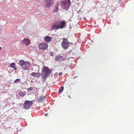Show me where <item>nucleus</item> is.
Wrapping results in <instances>:
<instances>
[{"instance_id": "obj_1", "label": "nucleus", "mask_w": 134, "mask_h": 134, "mask_svg": "<svg viewBox=\"0 0 134 134\" xmlns=\"http://www.w3.org/2000/svg\"><path fill=\"white\" fill-rule=\"evenodd\" d=\"M42 76L46 79L47 76L49 75L51 71L48 68L45 66H44L42 68Z\"/></svg>"}, {"instance_id": "obj_2", "label": "nucleus", "mask_w": 134, "mask_h": 134, "mask_svg": "<svg viewBox=\"0 0 134 134\" xmlns=\"http://www.w3.org/2000/svg\"><path fill=\"white\" fill-rule=\"evenodd\" d=\"M33 102L32 101L26 100L23 105V107L25 109H27L30 108L32 105Z\"/></svg>"}, {"instance_id": "obj_3", "label": "nucleus", "mask_w": 134, "mask_h": 134, "mask_svg": "<svg viewBox=\"0 0 134 134\" xmlns=\"http://www.w3.org/2000/svg\"><path fill=\"white\" fill-rule=\"evenodd\" d=\"M63 40V41L62 43V47L64 49H67L69 46V42L68 41L67 38H64Z\"/></svg>"}, {"instance_id": "obj_4", "label": "nucleus", "mask_w": 134, "mask_h": 134, "mask_svg": "<svg viewBox=\"0 0 134 134\" xmlns=\"http://www.w3.org/2000/svg\"><path fill=\"white\" fill-rule=\"evenodd\" d=\"M71 4L70 1V0H68L62 2V4L63 7L65 9L68 10Z\"/></svg>"}, {"instance_id": "obj_5", "label": "nucleus", "mask_w": 134, "mask_h": 134, "mask_svg": "<svg viewBox=\"0 0 134 134\" xmlns=\"http://www.w3.org/2000/svg\"><path fill=\"white\" fill-rule=\"evenodd\" d=\"M25 63H27V62H25L23 60H21L19 61V64L20 65L21 68L24 70H27L26 67V64Z\"/></svg>"}, {"instance_id": "obj_6", "label": "nucleus", "mask_w": 134, "mask_h": 134, "mask_svg": "<svg viewBox=\"0 0 134 134\" xmlns=\"http://www.w3.org/2000/svg\"><path fill=\"white\" fill-rule=\"evenodd\" d=\"M48 46L47 43L44 42L38 45V48L40 49L44 50L47 48Z\"/></svg>"}, {"instance_id": "obj_7", "label": "nucleus", "mask_w": 134, "mask_h": 134, "mask_svg": "<svg viewBox=\"0 0 134 134\" xmlns=\"http://www.w3.org/2000/svg\"><path fill=\"white\" fill-rule=\"evenodd\" d=\"M58 21L56 22H53L51 24V28L52 30H57L59 29V24Z\"/></svg>"}, {"instance_id": "obj_8", "label": "nucleus", "mask_w": 134, "mask_h": 134, "mask_svg": "<svg viewBox=\"0 0 134 134\" xmlns=\"http://www.w3.org/2000/svg\"><path fill=\"white\" fill-rule=\"evenodd\" d=\"M54 3V0H45V4L47 7H49L52 5Z\"/></svg>"}, {"instance_id": "obj_9", "label": "nucleus", "mask_w": 134, "mask_h": 134, "mask_svg": "<svg viewBox=\"0 0 134 134\" xmlns=\"http://www.w3.org/2000/svg\"><path fill=\"white\" fill-rule=\"evenodd\" d=\"M59 24V29H62L66 25V23L64 21H58Z\"/></svg>"}, {"instance_id": "obj_10", "label": "nucleus", "mask_w": 134, "mask_h": 134, "mask_svg": "<svg viewBox=\"0 0 134 134\" xmlns=\"http://www.w3.org/2000/svg\"><path fill=\"white\" fill-rule=\"evenodd\" d=\"M65 57L62 56L56 57L55 58V60L56 61L61 62L65 59Z\"/></svg>"}, {"instance_id": "obj_11", "label": "nucleus", "mask_w": 134, "mask_h": 134, "mask_svg": "<svg viewBox=\"0 0 134 134\" xmlns=\"http://www.w3.org/2000/svg\"><path fill=\"white\" fill-rule=\"evenodd\" d=\"M52 38L49 36H47L44 37V39L45 41L47 43H49L51 41Z\"/></svg>"}, {"instance_id": "obj_12", "label": "nucleus", "mask_w": 134, "mask_h": 134, "mask_svg": "<svg viewBox=\"0 0 134 134\" xmlns=\"http://www.w3.org/2000/svg\"><path fill=\"white\" fill-rule=\"evenodd\" d=\"M23 42L26 46H29L30 43V41L28 38H25L23 41Z\"/></svg>"}, {"instance_id": "obj_13", "label": "nucleus", "mask_w": 134, "mask_h": 134, "mask_svg": "<svg viewBox=\"0 0 134 134\" xmlns=\"http://www.w3.org/2000/svg\"><path fill=\"white\" fill-rule=\"evenodd\" d=\"M31 75L34 77L36 78H38L40 77L41 76V74L40 73L33 72L31 74Z\"/></svg>"}, {"instance_id": "obj_14", "label": "nucleus", "mask_w": 134, "mask_h": 134, "mask_svg": "<svg viewBox=\"0 0 134 134\" xmlns=\"http://www.w3.org/2000/svg\"><path fill=\"white\" fill-rule=\"evenodd\" d=\"M59 5V3H57L56 5L55 6L53 9V11L54 12H57L58 10V6Z\"/></svg>"}, {"instance_id": "obj_15", "label": "nucleus", "mask_w": 134, "mask_h": 134, "mask_svg": "<svg viewBox=\"0 0 134 134\" xmlns=\"http://www.w3.org/2000/svg\"><path fill=\"white\" fill-rule=\"evenodd\" d=\"M45 98L44 96H41L40 97H39L38 99L37 100V102L38 103H40L43 101V100H44Z\"/></svg>"}, {"instance_id": "obj_16", "label": "nucleus", "mask_w": 134, "mask_h": 134, "mask_svg": "<svg viewBox=\"0 0 134 134\" xmlns=\"http://www.w3.org/2000/svg\"><path fill=\"white\" fill-rule=\"evenodd\" d=\"M10 67L13 68L14 70H16V64L15 63H12L10 65Z\"/></svg>"}, {"instance_id": "obj_17", "label": "nucleus", "mask_w": 134, "mask_h": 134, "mask_svg": "<svg viewBox=\"0 0 134 134\" xmlns=\"http://www.w3.org/2000/svg\"><path fill=\"white\" fill-rule=\"evenodd\" d=\"M18 95L20 96H23L26 95V92L23 91V92H19L18 93Z\"/></svg>"}, {"instance_id": "obj_18", "label": "nucleus", "mask_w": 134, "mask_h": 134, "mask_svg": "<svg viewBox=\"0 0 134 134\" xmlns=\"http://www.w3.org/2000/svg\"><path fill=\"white\" fill-rule=\"evenodd\" d=\"M61 89H59V92L60 93H61L64 90V87L62 86L60 87Z\"/></svg>"}, {"instance_id": "obj_19", "label": "nucleus", "mask_w": 134, "mask_h": 134, "mask_svg": "<svg viewBox=\"0 0 134 134\" xmlns=\"http://www.w3.org/2000/svg\"><path fill=\"white\" fill-rule=\"evenodd\" d=\"M20 81V79H16L14 81V83H18Z\"/></svg>"}, {"instance_id": "obj_20", "label": "nucleus", "mask_w": 134, "mask_h": 134, "mask_svg": "<svg viewBox=\"0 0 134 134\" xmlns=\"http://www.w3.org/2000/svg\"><path fill=\"white\" fill-rule=\"evenodd\" d=\"M33 89L32 87H30L28 88L27 90L29 91H32Z\"/></svg>"}, {"instance_id": "obj_21", "label": "nucleus", "mask_w": 134, "mask_h": 134, "mask_svg": "<svg viewBox=\"0 0 134 134\" xmlns=\"http://www.w3.org/2000/svg\"><path fill=\"white\" fill-rule=\"evenodd\" d=\"M49 54L51 56H53V55H54V53H53V52H51L49 53Z\"/></svg>"}, {"instance_id": "obj_22", "label": "nucleus", "mask_w": 134, "mask_h": 134, "mask_svg": "<svg viewBox=\"0 0 134 134\" xmlns=\"http://www.w3.org/2000/svg\"><path fill=\"white\" fill-rule=\"evenodd\" d=\"M62 72H60L59 73V76H60L62 75Z\"/></svg>"}, {"instance_id": "obj_23", "label": "nucleus", "mask_w": 134, "mask_h": 134, "mask_svg": "<svg viewBox=\"0 0 134 134\" xmlns=\"http://www.w3.org/2000/svg\"><path fill=\"white\" fill-rule=\"evenodd\" d=\"M76 77H77V76H75V77H74V79H75V78Z\"/></svg>"}, {"instance_id": "obj_24", "label": "nucleus", "mask_w": 134, "mask_h": 134, "mask_svg": "<svg viewBox=\"0 0 134 134\" xmlns=\"http://www.w3.org/2000/svg\"><path fill=\"white\" fill-rule=\"evenodd\" d=\"M1 49V47H0V50Z\"/></svg>"}, {"instance_id": "obj_25", "label": "nucleus", "mask_w": 134, "mask_h": 134, "mask_svg": "<svg viewBox=\"0 0 134 134\" xmlns=\"http://www.w3.org/2000/svg\"><path fill=\"white\" fill-rule=\"evenodd\" d=\"M31 82H33V81H32H32H31Z\"/></svg>"}, {"instance_id": "obj_26", "label": "nucleus", "mask_w": 134, "mask_h": 134, "mask_svg": "<svg viewBox=\"0 0 134 134\" xmlns=\"http://www.w3.org/2000/svg\"><path fill=\"white\" fill-rule=\"evenodd\" d=\"M45 115H46V114H45Z\"/></svg>"}]
</instances>
